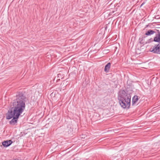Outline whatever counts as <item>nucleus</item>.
I'll list each match as a JSON object with an SVG mask.
<instances>
[{"mask_svg":"<svg viewBox=\"0 0 160 160\" xmlns=\"http://www.w3.org/2000/svg\"><path fill=\"white\" fill-rule=\"evenodd\" d=\"M12 143V141L10 140L5 141L2 142V145L5 147H7L10 145Z\"/></svg>","mask_w":160,"mask_h":160,"instance_id":"nucleus-5","label":"nucleus"},{"mask_svg":"<svg viewBox=\"0 0 160 160\" xmlns=\"http://www.w3.org/2000/svg\"><path fill=\"white\" fill-rule=\"evenodd\" d=\"M155 33V35L153 39L151 38L149 39L148 41V43L154 42L160 43V31L156 29V32Z\"/></svg>","mask_w":160,"mask_h":160,"instance_id":"nucleus-3","label":"nucleus"},{"mask_svg":"<svg viewBox=\"0 0 160 160\" xmlns=\"http://www.w3.org/2000/svg\"><path fill=\"white\" fill-rule=\"evenodd\" d=\"M16 97V99L13 101L12 105L6 114L7 119L13 118L9 122L10 124L12 125L17 123L19 116L24 111L26 107V98L22 92H18Z\"/></svg>","mask_w":160,"mask_h":160,"instance_id":"nucleus-1","label":"nucleus"},{"mask_svg":"<svg viewBox=\"0 0 160 160\" xmlns=\"http://www.w3.org/2000/svg\"><path fill=\"white\" fill-rule=\"evenodd\" d=\"M131 97L124 90H120L118 93V99L121 107L128 109L130 106Z\"/></svg>","mask_w":160,"mask_h":160,"instance_id":"nucleus-2","label":"nucleus"},{"mask_svg":"<svg viewBox=\"0 0 160 160\" xmlns=\"http://www.w3.org/2000/svg\"><path fill=\"white\" fill-rule=\"evenodd\" d=\"M150 51L154 53L160 54V44L158 43L155 44L153 47H151L150 49Z\"/></svg>","mask_w":160,"mask_h":160,"instance_id":"nucleus-4","label":"nucleus"},{"mask_svg":"<svg viewBox=\"0 0 160 160\" xmlns=\"http://www.w3.org/2000/svg\"><path fill=\"white\" fill-rule=\"evenodd\" d=\"M138 97L137 96H134L132 99V105H135L138 100Z\"/></svg>","mask_w":160,"mask_h":160,"instance_id":"nucleus-7","label":"nucleus"},{"mask_svg":"<svg viewBox=\"0 0 160 160\" xmlns=\"http://www.w3.org/2000/svg\"><path fill=\"white\" fill-rule=\"evenodd\" d=\"M111 66V63L108 62L106 64L104 68V71L106 72H109Z\"/></svg>","mask_w":160,"mask_h":160,"instance_id":"nucleus-8","label":"nucleus"},{"mask_svg":"<svg viewBox=\"0 0 160 160\" xmlns=\"http://www.w3.org/2000/svg\"><path fill=\"white\" fill-rule=\"evenodd\" d=\"M156 32V29L154 30L149 29L145 33L146 36H150L153 35Z\"/></svg>","mask_w":160,"mask_h":160,"instance_id":"nucleus-6","label":"nucleus"}]
</instances>
